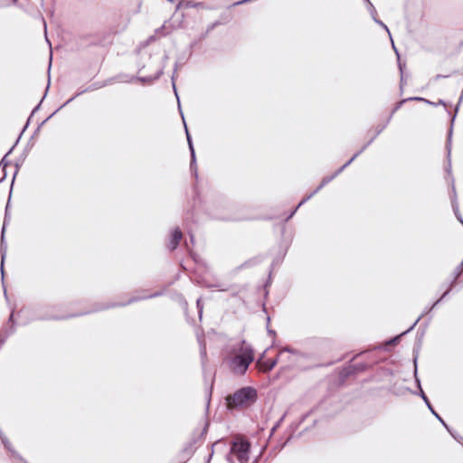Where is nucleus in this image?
I'll return each mask as SVG.
<instances>
[{
  "label": "nucleus",
  "mask_w": 463,
  "mask_h": 463,
  "mask_svg": "<svg viewBox=\"0 0 463 463\" xmlns=\"http://www.w3.org/2000/svg\"><path fill=\"white\" fill-rule=\"evenodd\" d=\"M231 354L228 358L231 371L235 374L244 375L255 358L253 347L243 339L238 348L233 347L231 350Z\"/></svg>",
  "instance_id": "nucleus-1"
},
{
  "label": "nucleus",
  "mask_w": 463,
  "mask_h": 463,
  "mask_svg": "<svg viewBox=\"0 0 463 463\" xmlns=\"http://www.w3.org/2000/svg\"><path fill=\"white\" fill-rule=\"evenodd\" d=\"M55 309L54 306L51 305H37L31 307L32 317L30 320L25 322L24 325L30 323L31 321H47V320H65L76 317H80L84 315H88L90 313H94L93 308L89 311L78 313V314H69L66 316H58L54 315L52 311Z\"/></svg>",
  "instance_id": "nucleus-2"
},
{
  "label": "nucleus",
  "mask_w": 463,
  "mask_h": 463,
  "mask_svg": "<svg viewBox=\"0 0 463 463\" xmlns=\"http://www.w3.org/2000/svg\"><path fill=\"white\" fill-rule=\"evenodd\" d=\"M251 444L250 440L243 437H236L230 442L229 452L225 458L229 463H235L236 458L239 463H247L250 458Z\"/></svg>",
  "instance_id": "nucleus-3"
},
{
  "label": "nucleus",
  "mask_w": 463,
  "mask_h": 463,
  "mask_svg": "<svg viewBox=\"0 0 463 463\" xmlns=\"http://www.w3.org/2000/svg\"><path fill=\"white\" fill-rule=\"evenodd\" d=\"M258 398L257 390L252 386H244L238 389L229 398L228 402L236 408L249 407L252 405Z\"/></svg>",
  "instance_id": "nucleus-4"
},
{
  "label": "nucleus",
  "mask_w": 463,
  "mask_h": 463,
  "mask_svg": "<svg viewBox=\"0 0 463 463\" xmlns=\"http://www.w3.org/2000/svg\"><path fill=\"white\" fill-rule=\"evenodd\" d=\"M165 294V291L164 290H161V291H156L150 295H145V296H134L132 298H130L128 301L126 302H109V303H95L93 305V311H103V310H107V309H109V308H115V307H127L130 304H133V303H136V302H138V301H141V300H146V299H150V298H157V297H161Z\"/></svg>",
  "instance_id": "nucleus-5"
},
{
  "label": "nucleus",
  "mask_w": 463,
  "mask_h": 463,
  "mask_svg": "<svg viewBox=\"0 0 463 463\" xmlns=\"http://www.w3.org/2000/svg\"><path fill=\"white\" fill-rule=\"evenodd\" d=\"M209 422H206L203 429L198 435L194 434L189 441H187L184 448L179 451L177 457L180 459L189 460L195 452L194 445L198 439H203L208 431Z\"/></svg>",
  "instance_id": "nucleus-6"
},
{
  "label": "nucleus",
  "mask_w": 463,
  "mask_h": 463,
  "mask_svg": "<svg viewBox=\"0 0 463 463\" xmlns=\"http://www.w3.org/2000/svg\"><path fill=\"white\" fill-rule=\"evenodd\" d=\"M9 203H10V199L8 200L6 206H5V220H4V223H3V227H2V231H1V244H0V254H1L0 269H1V276H2V284H3V288H4V294H5V298L6 299L8 298V297H7V292H6L5 284H4V277H5L4 265H5V257H6L7 246L5 241V225L10 218L9 214H8Z\"/></svg>",
  "instance_id": "nucleus-7"
},
{
  "label": "nucleus",
  "mask_w": 463,
  "mask_h": 463,
  "mask_svg": "<svg viewBox=\"0 0 463 463\" xmlns=\"http://www.w3.org/2000/svg\"><path fill=\"white\" fill-rule=\"evenodd\" d=\"M181 117H182L183 123H184V126L186 140H187L188 148H189V152H190V157H191V159H190V171H191V175L197 180L198 179V169H197L196 155H195V150H194L193 139H192L191 134H190V132L188 130V128H187V125H186V122H185L184 115L181 116Z\"/></svg>",
  "instance_id": "nucleus-8"
},
{
  "label": "nucleus",
  "mask_w": 463,
  "mask_h": 463,
  "mask_svg": "<svg viewBox=\"0 0 463 463\" xmlns=\"http://www.w3.org/2000/svg\"><path fill=\"white\" fill-rule=\"evenodd\" d=\"M165 65L161 66V68L156 71L154 76H132L130 79H128L127 75H118L117 78L120 81L124 82H132L137 80L143 85L151 84L154 81L157 80L164 74Z\"/></svg>",
  "instance_id": "nucleus-9"
},
{
  "label": "nucleus",
  "mask_w": 463,
  "mask_h": 463,
  "mask_svg": "<svg viewBox=\"0 0 463 463\" xmlns=\"http://www.w3.org/2000/svg\"><path fill=\"white\" fill-rule=\"evenodd\" d=\"M371 366L366 363L349 364L340 372V380L345 381L350 376L356 375L362 372L368 370Z\"/></svg>",
  "instance_id": "nucleus-10"
},
{
  "label": "nucleus",
  "mask_w": 463,
  "mask_h": 463,
  "mask_svg": "<svg viewBox=\"0 0 463 463\" xmlns=\"http://www.w3.org/2000/svg\"><path fill=\"white\" fill-rule=\"evenodd\" d=\"M455 119H456V113L451 116L450 126H449V130H448L446 145H445L446 151H447V160H448V165L445 167V171L449 175H451L450 154H451V143H452L453 126H454Z\"/></svg>",
  "instance_id": "nucleus-11"
},
{
  "label": "nucleus",
  "mask_w": 463,
  "mask_h": 463,
  "mask_svg": "<svg viewBox=\"0 0 463 463\" xmlns=\"http://www.w3.org/2000/svg\"><path fill=\"white\" fill-rule=\"evenodd\" d=\"M183 239H184V234H183V232L181 231V229L178 226L173 228L170 231L169 241L166 244L168 250L171 252L175 251L178 248L180 243L182 242Z\"/></svg>",
  "instance_id": "nucleus-12"
},
{
  "label": "nucleus",
  "mask_w": 463,
  "mask_h": 463,
  "mask_svg": "<svg viewBox=\"0 0 463 463\" xmlns=\"http://www.w3.org/2000/svg\"><path fill=\"white\" fill-rule=\"evenodd\" d=\"M420 346H421V340H420V338H418L414 345V347H413V367H414L413 368V376H414V381H415L416 386L419 390L418 393H420V390H422L420 379L418 376V357H419V352H420Z\"/></svg>",
  "instance_id": "nucleus-13"
},
{
  "label": "nucleus",
  "mask_w": 463,
  "mask_h": 463,
  "mask_svg": "<svg viewBox=\"0 0 463 463\" xmlns=\"http://www.w3.org/2000/svg\"><path fill=\"white\" fill-rule=\"evenodd\" d=\"M3 445L10 453L13 463H27V461L14 449L13 445L6 437H1Z\"/></svg>",
  "instance_id": "nucleus-14"
},
{
  "label": "nucleus",
  "mask_w": 463,
  "mask_h": 463,
  "mask_svg": "<svg viewBox=\"0 0 463 463\" xmlns=\"http://www.w3.org/2000/svg\"><path fill=\"white\" fill-rule=\"evenodd\" d=\"M418 395L422 399L424 403L426 404L429 411L431 412V414L441 423V425L446 429L449 430V425L447 422L443 420V418L436 411L434 407L432 406L430 399L426 395L423 390H420V392L418 393Z\"/></svg>",
  "instance_id": "nucleus-15"
},
{
  "label": "nucleus",
  "mask_w": 463,
  "mask_h": 463,
  "mask_svg": "<svg viewBox=\"0 0 463 463\" xmlns=\"http://www.w3.org/2000/svg\"><path fill=\"white\" fill-rule=\"evenodd\" d=\"M21 137L22 136L19 135L13 146L7 151V153L0 161V167H2V176L0 177V183H2L6 178V167L11 164V162L7 160V156L13 153Z\"/></svg>",
  "instance_id": "nucleus-16"
},
{
  "label": "nucleus",
  "mask_w": 463,
  "mask_h": 463,
  "mask_svg": "<svg viewBox=\"0 0 463 463\" xmlns=\"http://www.w3.org/2000/svg\"><path fill=\"white\" fill-rule=\"evenodd\" d=\"M181 6H184L186 8H201L206 10H214L215 7L207 5L204 2H195L194 0H181L176 9H179Z\"/></svg>",
  "instance_id": "nucleus-17"
},
{
  "label": "nucleus",
  "mask_w": 463,
  "mask_h": 463,
  "mask_svg": "<svg viewBox=\"0 0 463 463\" xmlns=\"http://www.w3.org/2000/svg\"><path fill=\"white\" fill-rule=\"evenodd\" d=\"M423 317V315H420L415 321L414 323L407 329L405 330L404 332L393 336V337H391L390 339L387 340V345H397L402 338L407 335L408 333H410L411 331H412L414 329V327L416 326V325L419 323V321L421 319V317Z\"/></svg>",
  "instance_id": "nucleus-18"
},
{
  "label": "nucleus",
  "mask_w": 463,
  "mask_h": 463,
  "mask_svg": "<svg viewBox=\"0 0 463 463\" xmlns=\"http://www.w3.org/2000/svg\"><path fill=\"white\" fill-rule=\"evenodd\" d=\"M408 101H421L426 104H432V101H430L425 98L418 97V96L402 99V100H400L399 102H397L394 105V107L392 109V115H394L402 107V105Z\"/></svg>",
  "instance_id": "nucleus-19"
},
{
  "label": "nucleus",
  "mask_w": 463,
  "mask_h": 463,
  "mask_svg": "<svg viewBox=\"0 0 463 463\" xmlns=\"http://www.w3.org/2000/svg\"><path fill=\"white\" fill-rule=\"evenodd\" d=\"M364 2L367 5V10L370 13L371 17L373 20V22L375 24H379L381 27H383L388 33V34H390V30H389L388 26L382 20L375 19L376 9L373 6V5L371 3V1L370 0H364Z\"/></svg>",
  "instance_id": "nucleus-20"
},
{
  "label": "nucleus",
  "mask_w": 463,
  "mask_h": 463,
  "mask_svg": "<svg viewBox=\"0 0 463 463\" xmlns=\"http://www.w3.org/2000/svg\"><path fill=\"white\" fill-rule=\"evenodd\" d=\"M49 86H50V81L48 82L47 84V87L45 89V92H44V95L43 97L42 98V99L40 100V102L33 108V109L32 110L29 118H27V121L25 123V125L24 126L20 135L22 136L24 134V132L27 129V128L29 127L30 125V122H31V118L33 117V115L40 109L41 108V105H42V102L43 100L45 99L46 95H47V92H48V90H49Z\"/></svg>",
  "instance_id": "nucleus-21"
},
{
  "label": "nucleus",
  "mask_w": 463,
  "mask_h": 463,
  "mask_svg": "<svg viewBox=\"0 0 463 463\" xmlns=\"http://www.w3.org/2000/svg\"><path fill=\"white\" fill-rule=\"evenodd\" d=\"M16 329L14 326H4L0 330V349L7 340V338L15 333Z\"/></svg>",
  "instance_id": "nucleus-22"
},
{
  "label": "nucleus",
  "mask_w": 463,
  "mask_h": 463,
  "mask_svg": "<svg viewBox=\"0 0 463 463\" xmlns=\"http://www.w3.org/2000/svg\"><path fill=\"white\" fill-rule=\"evenodd\" d=\"M451 206L456 218L463 225V218L459 213L458 197H456L455 195L451 197Z\"/></svg>",
  "instance_id": "nucleus-23"
},
{
  "label": "nucleus",
  "mask_w": 463,
  "mask_h": 463,
  "mask_svg": "<svg viewBox=\"0 0 463 463\" xmlns=\"http://www.w3.org/2000/svg\"><path fill=\"white\" fill-rule=\"evenodd\" d=\"M389 36H390V38H392L391 33L389 34ZM391 41H392V48H393V50H394V52H395V53L397 55V62H398V67H399L400 74H403L404 73V68H405V62H402L401 61L400 53H399L397 48L395 47L392 39H391Z\"/></svg>",
  "instance_id": "nucleus-24"
},
{
  "label": "nucleus",
  "mask_w": 463,
  "mask_h": 463,
  "mask_svg": "<svg viewBox=\"0 0 463 463\" xmlns=\"http://www.w3.org/2000/svg\"><path fill=\"white\" fill-rule=\"evenodd\" d=\"M392 117H393V115H392V112H391L389 117L387 118L386 121L383 124L376 126L375 133L373 135V136H375V138L385 129L387 125L392 120Z\"/></svg>",
  "instance_id": "nucleus-25"
},
{
  "label": "nucleus",
  "mask_w": 463,
  "mask_h": 463,
  "mask_svg": "<svg viewBox=\"0 0 463 463\" xmlns=\"http://www.w3.org/2000/svg\"><path fill=\"white\" fill-rule=\"evenodd\" d=\"M175 77H176V75H172V77H171L172 88H173V90L175 92V98L177 99L178 109H179L180 115L183 116L184 113H183L182 109H181L180 99H179V95H178L176 85H175Z\"/></svg>",
  "instance_id": "nucleus-26"
},
{
  "label": "nucleus",
  "mask_w": 463,
  "mask_h": 463,
  "mask_svg": "<svg viewBox=\"0 0 463 463\" xmlns=\"http://www.w3.org/2000/svg\"><path fill=\"white\" fill-rule=\"evenodd\" d=\"M261 258L260 257H254L252 259H250L248 260H246L245 262H243L241 266V268H249V267H252V266H255L259 263L261 262Z\"/></svg>",
  "instance_id": "nucleus-27"
},
{
  "label": "nucleus",
  "mask_w": 463,
  "mask_h": 463,
  "mask_svg": "<svg viewBox=\"0 0 463 463\" xmlns=\"http://www.w3.org/2000/svg\"><path fill=\"white\" fill-rule=\"evenodd\" d=\"M278 364V358L275 359H269L264 363V372L269 373Z\"/></svg>",
  "instance_id": "nucleus-28"
},
{
  "label": "nucleus",
  "mask_w": 463,
  "mask_h": 463,
  "mask_svg": "<svg viewBox=\"0 0 463 463\" xmlns=\"http://www.w3.org/2000/svg\"><path fill=\"white\" fill-rule=\"evenodd\" d=\"M188 59H189L188 57H187V58H185V57H184V55H182V54H181V55H179V56L177 57V60H176V61H175V63L173 75H176V72H177L178 68H179V67H181V66H183V65L186 62V61H187Z\"/></svg>",
  "instance_id": "nucleus-29"
},
{
  "label": "nucleus",
  "mask_w": 463,
  "mask_h": 463,
  "mask_svg": "<svg viewBox=\"0 0 463 463\" xmlns=\"http://www.w3.org/2000/svg\"><path fill=\"white\" fill-rule=\"evenodd\" d=\"M375 139V136H372V137L368 140L366 144H364L360 150L356 151L354 154L353 159H356Z\"/></svg>",
  "instance_id": "nucleus-30"
},
{
  "label": "nucleus",
  "mask_w": 463,
  "mask_h": 463,
  "mask_svg": "<svg viewBox=\"0 0 463 463\" xmlns=\"http://www.w3.org/2000/svg\"><path fill=\"white\" fill-rule=\"evenodd\" d=\"M200 355H201L202 366L204 369L205 362L207 360V352H206L205 345H201V346H200Z\"/></svg>",
  "instance_id": "nucleus-31"
},
{
  "label": "nucleus",
  "mask_w": 463,
  "mask_h": 463,
  "mask_svg": "<svg viewBox=\"0 0 463 463\" xmlns=\"http://www.w3.org/2000/svg\"><path fill=\"white\" fill-rule=\"evenodd\" d=\"M287 415V412L283 413V415L277 420V422L273 425V427L270 430V436H272L276 430L280 427L281 423L285 420Z\"/></svg>",
  "instance_id": "nucleus-32"
},
{
  "label": "nucleus",
  "mask_w": 463,
  "mask_h": 463,
  "mask_svg": "<svg viewBox=\"0 0 463 463\" xmlns=\"http://www.w3.org/2000/svg\"><path fill=\"white\" fill-rule=\"evenodd\" d=\"M283 352H287V353H289V354H296V355H299L301 357H306V354L301 353L300 351L297 350V349H294L292 347H285L283 350L280 351V354L283 353Z\"/></svg>",
  "instance_id": "nucleus-33"
},
{
  "label": "nucleus",
  "mask_w": 463,
  "mask_h": 463,
  "mask_svg": "<svg viewBox=\"0 0 463 463\" xmlns=\"http://www.w3.org/2000/svg\"><path fill=\"white\" fill-rule=\"evenodd\" d=\"M85 92H89V90H86V89L84 90H79V91H77V93L72 96L71 99H69L65 103H63L61 106H60V109H62L63 107H65L66 105H68L69 103H71L75 98L82 95L83 93Z\"/></svg>",
  "instance_id": "nucleus-34"
},
{
  "label": "nucleus",
  "mask_w": 463,
  "mask_h": 463,
  "mask_svg": "<svg viewBox=\"0 0 463 463\" xmlns=\"http://www.w3.org/2000/svg\"><path fill=\"white\" fill-rule=\"evenodd\" d=\"M105 87V83H101L100 81L94 82L90 84L88 88H86V90L93 91L99 89H101Z\"/></svg>",
  "instance_id": "nucleus-35"
},
{
  "label": "nucleus",
  "mask_w": 463,
  "mask_h": 463,
  "mask_svg": "<svg viewBox=\"0 0 463 463\" xmlns=\"http://www.w3.org/2000/svg\"><path fill=\"white\" fill-rule=\"evenodd\" d=\"M448 432L458 441L459 442L460 444L463 445V437H461L460 435H458L455 430H453L449 426V430H447Z\"/></svg>",
  "instance_id": "nucleus-36"
},
{
  "label": "nucleus",
  "mask_w": 463,
  "mask_h": 463,
  "mask_svg": "<svg viewBox=\"0 0 463 463\" xmlns=\"http://www.w3.org/2000/svg\"><path fill=\"white\" fill-rule=\"evenodd\" d=\"M7 325L8 326H14L16 328V321L14 319V309L11 310L10 316L7 319Z\"/></svg>",
  "instance_id": "nucleus-37"
},
{
  "label": "nucleus",
  "mask_w": 463,
  "mask_h": 463,
  "mask_svg": "<svg viewBox=\"0 0 463 463\" xmlns=\"http://www.w3.org/2000/svg\"><path fill=\"white\" fill-rule=\"evenodd\" d=\"M196 307H197V310H198V316H199V319L202 320V317H203V302H202V298H199L197 300H196Z\"/></svg>",
  "instance_id": "nucleus-38"
},
{
  "label": "nucleus",
  "mask_w": 463,
  "mask_h": 463,
  "mask_svg": "<svg viewBox=\"0 0 463 463\" xmlns=\"http://www.w3.org/2000/svg\"><path fill=\"white\" fill-rule=\"evenodd\" d=\"M232 20V14L228 12H224L221 14L220 20L222 22V24L229 23Z\"/></svg>",
  "instance_id": "nucleus-39"
},
{
  "label": "nucleus",
  "mask_w": 463,
  "mask_h": 463,
  "mask_svg": "<svg viewBox=\"0 0 463 463\" xmlns=\"http://www.w3.org/2000/svg\"><path fill=\"white\" fill-rule=\"evenodd\" d=\"M21 165H22V163H21V162H19V161H16V162L14 163L15 171H14V175H13L11 187L13 186V184H14V179H15V177H16V175H17V174H18V172H19V169H20V167H21ZM12 194V190L10 191V194Z\"/></svg>",
  "instance_id": "nucleus-40"
},
{
  "label": "nucleus",
  "mask_w": 463,
  "mask_h": 463,
  "mask_svg": "<svg viewBox=\"0 0 463 463\" xmlns=\"http://www.w3.org/2000/svg\"><path fill=\"white\" fill-rule=\"evenodd\" d=\"M463 274V265L462 264H459L456 269L454 270L453 272V276L456 278V279H459L461 277V275Z\"/></svg>",
  "instance_id": "nucleus-41"
},
{
  "label": "nucleus",
  "mask_w": 463,
  "mask_h": 463,
  "mask_svg": "<svg viewBox=\"0 0 463 463\" xmlns=\"http://www.w3.org/2000/svg\"><path fill=\"white\" fill-rule=\"evenodd\" d=\"M222 21H215V22L212 23L206 28L207 33L212 32L214 28H216L217 26L222 25Z\"/></svg>",
  "instance_id": "nucleus-42"
},
{
  "label": "nucleus",
  "mask_w": 463,
  "mask_h": 463,
  "mask_svg": "<svg viewBox=\"0 0 463 463\" xmlns=\"http://www.w3.org/2000/svg\"><path fill=\"white\" fill-rule=\"evenodd\" d=\"M334 179H335V177L333 176V175H327V176H324L322 178V180H321V184H322V185L326 186L327 184H329Z\"/></svg>",
  "instance_id": "nucleus-43"
},
{
  "label": "nucleus",
  "mask_w": 463,
  "mask_h": 463,
  "mask_svg": "<svg viewBox=\"0 0 463 463\" xmlns=\"http://www.w3.org/2000/svg\"><path fill=\"white\" fill-rule=\"evenodd\" d=\"M60 107L54 111L52 112L48 118H46L43 121H42L39 125H38V128H42V127L51 118H52L59 110H60Z\"/></svg>",
  "instance_id": "nucleus-44"
},
{
  "label": "nucleus",
  "mask_w": 463,
  "mask_h": 463,
  "mask_svg": "<svg viewBox=\"0 0 463 463\" xmlns=\"http://www.w3.org/2000/svg\"><path fill=\"white\" fill-rule=\"evenodd\" d=\"M205 287L208 288H217L221 291H227L228 290V288H222L221 286V284H207Z\"/></svg>",
  "instance_id": "nucleus-45"
},
{
  "label": "nucleus",
  "mask_w": 463,
  "mask_h": 463,
  "mask_svg": "<svg viewBox=\"0 0 463 463\" xmlns=\"http://www.w3.org/2000/svg\"><path fill=\"white\" fill-rule=\"evenodd\" d=\"M184 246L186 247L187 250H188V253L189 255L191 256V258L194 260V261H197V256L196 254L189 248L188 244L186 241H184Z\"/></svg>",
  "instance_id": "nucleus-46"
},
{
  "label": "nucleus",
  "mask_w": 463,
  "mask_h": 463,
  "mask_svg": "<svg viewBox=\"0 0 463 463\" xmlns=\"http://www.w3.org/2000/svg\"><path fill=\"white\" fill-rule=\"evenodd\" d=\"M314 195L312 194L305 196L298 204V207H301L304 203H306L308 200H310Z\"/></svg>",
  "instance_id": "nucleus-47"
},
{
  "label": "nucleus",
  "mask_w": 463,
  "mask_h": 463,
  "mask_svg": "<svg viewBox=\"0 0 463 463\" xmlns=\"http://www.w3.org/2000/svg\"><path fill=\"white\" fill-rule=\"evenodd\" d=\"M299 209L298 205L289 213V214L286 217L284 220L285 222H288L297 213V211Z\"/></svg>",
  "instance_id": "nucleus-48"
},
{
  "label": "nucleus",
  "mask_w": 463,
  "mask_h": 463,
  "mask_svg": "<svg viewBox=\"0 0 463 463\" xmlns=\"http://www.w3.org/2000/svg\"><path fill=\"white\" fill-rule=\"evenodd\" d=\"M454 194L457 197V192H456V187H455V181H454L453 176H451V194H450V198L452 196H454Z\"/></svg>",
  "instance_id": "nucleus-49"
},
{
  "label": "nucleus",
  "mask_w": 463,
  "mask_h": 463,
  "mask_svg": "<svg viewBox=\"0 0 463 463\" xmlns=\"http://www.w3.org/2000/svg\"><path fill=\"white\" fill-rule=\"evenodd\" d=\"M220 443H221V440H218V441H216V442H214V443H213V444L211 445L212 452L210 453V455H209V457H208L207 463H209V462H210V460H211V458H212V457H213V449H214V447H216V446H217V445H219Z\"/></svg>",
  "instance_id": "nucleus-50"
},
{
  "label": "nucleus",
  "mask_w": 463,
  "mask_h": 463,
  "mask_svg": "<svg viewBox=\"0 0 463 463\" xmlns=\"http://www.w3.org/2000/svg\"><path fill=\"white\" fill-rule=\"evenodd\" d=\"M406 85V80H404L403 74H401V80H400V90L401 94H402L403 87Z\"/></svg>",
  "instance_id": "nucleus-51"
},
{
  "label": "nucleus",
  "mask_w": 463,
  "mask_h": 463,
  "mask_svg": "<svg viewBox=\"0 0 463 463\" xmlns=\"http://www.w3.org/2000/svg\"><path fill=\"white\" fill-rule=\"evenodd\" d=\"M315 409H311L309 411H307V413L303 414L301 419H300V422L299 423H302L303 421H305L307 420V418H308L314 411Z\"/></svg>",
  "instance_id": "nucleus-52"
},
{
  "label": "nucleus",
  "mask_w": 463,
  "mask_h": 463,
  "mask_svg": "<svg viewBox=\"0 0 463 463\" xmlns=\"http://www.w3.org/2000/svg\"><path fill=\"white\" fill-rule=\"evenodd\" d=\"M458 279H456L455 277H453V279L449 282V287H448V288H449V290H453V288H455V286L458 283Z\"/></svg>",
  "instance_id": "nucleus-53"
},
{
  "label": "nucleus",
  "mask_w": 463,
  "mask_h": 463,
  "mask_svg": "<svg viewBox=\"0 0 463 463\" xmlns=\"http://www.w3.org/2000/svg\"><path fill=\"white\" fill-rule=\"evenodd\" d=\"M168 59H169L168 52H165L164 55H163V58H162V66L163 65H165V67L166 66V62H167Z\"/></svg>",
  "instance_id": "nucleus-54"
},
{
  "label": "nucleus",
  "mask_w": 463,
  "mask_h": 463,
  "mask_svg": "<svg viewBox=\"0 0 463 463\" xmlns=\"http://www.w3.org/2000/svg\"><path fill=\"white\" fill-rule=\"evenodd\" d=\"M431 106H438V105H442L444 107H447V103L443 100V99H439L438 102L436 101H432V104H430Z\"/></svg>",
  "instance_id": "nucleus-55"
},
{
  "label": "nucleus",
  "mask_w": 463,
  "mask_h": 463,
  "mask_svg": "<svg viewBox=\"0 0 463 463\" xmlns=\"http://www.w3.org/2000/svg\"><path fill=\"white\" fill-rule=\"evenodd\" d=\"M443 301V299H441V298H439V299H437L430 307V310H433L439 304H440L441 302Z\"/></svg>",
  "instance_id": "nucleus-56"
},
{
  "label": "nucleus",
  "mask_w": 463,
  "mask_h": 463,
  "mask_svg": "<svg viewBox=\"0 0 463 463\" xmlns=\"http://www.w3.org/2000/svg\"><path fill=\"white\" fill-rule=\"evenodd\" d=\"M345 169V167H344V165H342L340 168H338L334 174H333V176L335 178L336 176H338Z\"/></svg>",
  "instance_id": "nucleus-57"
},
{
  "label": "nucleus",
  "mask_w": 463,
  "mask_h": 463,
  "mask_svg": "<svg viewBox=\"0 0 463 463\" xmlns=\"http://www.w3.org/2000/svg\"><path fill=\"white\" fill-rule=\"evenodd\" d=\"M118 76V75H117V76L115 77V79L118 80V79L117 78ZM113 80H114V78H109V79H108V80H104V81H100V82H101V83H105V86H107V85H109V84L112 83V81H113Z\"/></svg>",
  "instance_id": "nucleus-58"
},
{
  "label": "nucleus",
  "mask_w": 463,
  "mask_h": 463,
  "mask_svg": "<svg viewBox=\"0 0 463 463\" xmlns=\"http://www.w3.org/2000/svg\"><path fill=\"white\" fill-rule=\"evenodd\" d=\"M451 291L452 290H449V288H448L447 290L440 296L441 299L444 300Z\"/></svg>",
  "instance_id": "nucleus-59"
},
{
  "label": "nucleus",
  "mask_w": 463,
  "mask_h": 463,
  "mask_svg": "<svg viewBox=\"0 0 463 463\" xmlns=\"http://www.w3.org/2000/svg\"><path fill=\"white\" fill-rule=\"evenodd\" d=\"M324 187V185H322V184L320 183V184L311 193L313 195H315L316 194H317L322 188Z\"/></svg>",
  "instance_id": "nucleus-60"
},
{
  "label": "nucleus",
  "mask_w": 463,
  "mask_h": 463,
  "mask_svg": "<svg viewBox=\"0 0 463 463\" xmlns=\"http://www.w3.org/2000/svg\"><path fill=\"white\" fill-rule=\"evenodd\" d=\"M324 187V185H322V184L320 183V184L311 193L313 195H315L316 194H317L322 188Z\"/></svg>",
  "instance_id": "nucleus-61"
},
{
  "label": "nucleus",
  "mask_w": 463,
  "mask_h": 463,
  "mask_svg": "<svg viewBox=\"0 0 463 463\" xmlns=\"http://www.w3.org/2000/svg\"><path fill=\"white\" fill-rule=\"evenodd\" d=\"M267 332H268V334H269V335H271V336H273V337H274V336H276V331H275V330H273V329H270L269 326H267Z\"/></svg>",
  "instance_id": "nucleus-62"
},
{
  "label": "nucleus",
  "mask_w": 463,
  "mask_h": 463,
  "mask_svg": "<svg viewBox=\"0 0 463 463\" xmlns=\"http://www.w3.org/2000/svg\"><path fill=\"white\" fill-rule=\"evenodd\" d=\"M448 77H449V75L437 74V75L434 77V80H439V79L448 78Z\"/></svg>",
  "instance_id": "nucleus-63"
},
{
  "label": "nucleus",
  "mask_w": 463,
  "mask_h": 463,
  "mask_svg": "<svg viewBox=\"0 0 463 463\" xmlns=\"http://www.w3.org/2000/svg\"><path fill=\"white\" fill-rule=\"evenodd\" d=\"M355 159H353V156L345 163L344 164V167H347L348 165H350Z\"/></svg>",
  "instance_id": "nucleus-64"
}]
</instances>
